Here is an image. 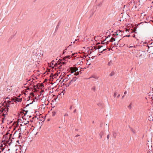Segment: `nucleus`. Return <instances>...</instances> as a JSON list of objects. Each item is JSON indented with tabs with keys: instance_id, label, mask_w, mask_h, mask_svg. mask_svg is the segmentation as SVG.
Returning <instances> with one entry per match:
<instances>
[{
	"instance_id": "f257e3e1",
	"label": "nucleus",
	"mask_w": 153,
	"mask_h": 153,
	"mask_svg": "<svg viewBox=\"0 0 153 153\" xmlns=\"http://www.w3.org/2000/svg\"><path fill=\"white\" fill-rule=\"evenodd\" d=\"M146 56V54L144 51H139L137 52V54L136 56L138 58H139V59H140L142 58H145Z\"/></svg>"
},
{
	"instance_id": "f03ea898",
	"label": "nucleus",
	"mask_w": 153,
	"mask_h": 153,
	"mask_svg": "<svg viewBox=\"0 0 153 153\" xmlns=\"http://www.w3.org/2000/svg\"><path fill=\"white\" fill-rule=\"evenodd\" d=\"M78 70V69L76 67H71L70 68V71L71 73H73L74 72H75L74 75H77L79 74V72L77 71L76 72V71Z\"/></svg>"
},
{
	"instance_id": "7ed1b4c3",
	"label": "nucleus",
	"mask_w": 153,
	"mask_h": 153,
	"mask_svg": "<svg viewBox=\"0 0 153 153\" xmlns=\"http://www.w3.org/2000/svg\"><path fill=\"white\" fill-rule=\"evenodd\" d=\"M11 101H10L7 103H6V107L4 108L3 110V111H8V107H9V105H10V103H11Z\"/></svg>"
},
{
	"instance_id": "20e7f679",
	"label": "nucleus",
	"mask_w": 153,
	"mask_h": 153,
	"mask_svg": "<svg viewBox=\"0 0 153 153\" xmlns=\"http://www.w3.org/2000/svg\"><path fill=\"white\" fill-rule=\"evenodd\" d=\"M77 79V78L76 77L73 78L72 79H71L70 82H69L68 86H69V85H70L71 83H73Z\"/></svg>"
},
{
	"instance_id": "39448f33",
	"label": "nucleus",
	"mask_w": 153,
	"mask_h": 153,
	"mask_svg": "<svg viewBox=\"0 0 153 153\" xmlns=\"http://www.w3.org/2000/svg\"><path fill=\"white\" fill-rule=\"evenodd\" d=\"M65 64V62H58V65H60V66H59V68H61V66L62 65H63Z\"/></svg>"
},
{
	"instance_id": "423d86ee",
	"label": "nucleus",
	"mask_w": 153,
	"mask_h": 153,
	"mask_svg": "<svg viewBox=\"0 0 153 153\" xmlns=\"http://www.w3.org/2000/svg\"><path fill=\"white\" fill-rule=\"evenodd\" d=\"M69 76H70V75H68V74L66 76V77H65V78L63 80L64 81L65 80H66V81H67L69 79H70L71 78L70 77H69Z\"/></svg>"
},
{
	"instance_id": "0eeeda50",
	"label": "nucleus",
	"mask_w": 153,
	"mask_h": 153,
	"mask_svg": "<svg viewBox=\"0 0 153 153\" xmlns=\"http://www.w3.org/2000/svg\"><path fill=\"white\" fill-rule=\"evenodd\" d=\"M15 100L16 101H17L18 102H21L22 101V98H18L16 97L15 98Z\"/></svg>"
},
{
	"instance_id": "6e6552de",
	"label": "nucleus",
	"mask_w": 153,
	"mask_h": 153,
	"mask_svg": "<svg viewBox=\"0 0 153 153\" xmlns=\"http://www.w3.org/2000/svg\"><path fill=\"white\" fill-rule=\"evenodd\" d=\"M29 123V121H28L25 120V121H24L22 122V124L24 125H26L28 124Z\"/></svg>"
},
{
	"instance_id": "1a4fd4ad",
	"label": "nucleus",
	"mask_w": 153,
	"mask_h": 153,
	"mask_svg": "<svg viewBox=\"0 0 153 153\" xmlns=\"http://www.w3.org/2000/svg\"><path fill=\"white\" fill-rule=\"evenodd\" d=\"M115 38H111L110 41V42H112L113 41H115Z\"/></svg>"
},
{
	"instance_id": "9d476101",
	"label": "nucleus",
	"mask_w": 153,
	"mask_h": 153,
	"mask_svg": "<svg viewBox=\"0 0 153 153\" xmlns=\"http://www.w3.org/2000/svg\"><path fill=\"white\" fill-rule=\"evenodd\" d=\"M151 116V117L150 118V119H149L150 121H152L153 120V117L152 116V114H150Z\"/></svg>"
},
{
	"instance_id": "9b49d317",
	"label": "nucleus",
	"mask_w": 153,
	"mask_h": 153,
	"mask_svg": "<svg viewBox=\"0 0 153 153\" xmlns=\"http://www.w3.org/2000/svg\"><path fill=\"white\" fill-rule=\"evenodd\" d=\"M97 47H98V48H97V49H100L102 48L103 47V46H101V45H98V46H97Z\"/></svg>"
},
{
	"instance_id": "f8f14e48",
	"label": "nucleus",
	"mask_w": 153,
	"mask_h": 153,
	"mask_svg": "<svg viewBox=\"0 0 153 153\" xmlns=\"http://www.w3.org/2000/svg\"><path fill=\"white\" fill-rule=\"evenodd\" d=\"M112 64V61H110L109 62H108V65H111Z\"/></svg>"
},
{
	"instance_id": "ddd939ff",
	"label": "nucleus",
	"mask_w": 153,
	"mask_h": 153,
	"mask_svg": "<svg viewBox=\"0 0 153 153\" xmlns=\"http://www.w3.org/2000/svg\"><path fill=\"white\" fill-rule=\"evenodd\" d=\"M64 116L65 117H66V116L67 117V116H68V113H65V114H64Z\"/></svg>"
},
{
	"instance_id": "4468645a",
	"label": "nucleus",
	"mask_w": 153,
	"mask_h": 153,
	"mask_svg": "<svg viewBox=\"0 0 153 153\" xmlns=\"http://www.w3.org/2000/svg\"><path fill=\"white\" fill-rule=\"evenodd\" d=\"M116 95H117V93L116 92H115L114 93V98L115 97Z\"/></svg>"
},
{
	"instance_id": "2eb2a0df",
	"label": "nucleus",
	"mask_w": 153,
	"mask_h": 153,
	"mask_svg": "<svg viewBox=\"0 0 153 153\" xmlns=\"http://www.w3.org/2000/svg\"><path fill=\"white\" fill-rule=\"evenodd\" d=\"M106 50V49H103V50H102V51L100 50V52L101 53H102V51H105Z\"/></svg>"
},
{
	"instance_id": "dca6fc26",
	"label": "nucleus",
	"mask_w": 153,
	"mask_h": 153,
	"mask_svg": "<svg viewBox=\"0 0 153 153\" xmlns=\"http://www.w3.org/2000/svg\"><path fill=\"white\" fill-rule=\"evenodd\" d=\"M92 89V90H94V91H95V86L93 87Z\"/></svg>"
},
{
	"instance_id": "f3484780",
	"label": "nucleus",
	"mask_w": 153,
	"mask_h": 153,
	"mask_svg": "<svg viewBox=\"0 0 153 153\" xmlns=\"http://www.w3.org/2000/svg\"><path fill=\"white\" fill-rule=\"evenodd\" d=\"M9 98H7V97L6 98V99H5V100H6V101H7V102H9Z\"/></svg>"
},
{
	"instance_id": "a211bd4d",
	"label": "nucleus",
	"mask_w": 153,
	"mask_h": 153,
	"mask_svg": "<svg viewBox=\"0 0 153 153\" xmlns=\"http://www.w3.org/2000/svg\"><path fill=\"white\" fill-rule=\"evenodd\" d=\"M153 54V53H152V54H149V58H151H151H152V55Z\"/></svg>"
},
{
	"instance_id": "6ab92c4d",
	"label": "nucleus",
	"mask_w": 153,
	"mask_h": 153,
	"mask_svg": "<svg viewBox=\"0 0 153 153\" xmlns=\"http://www.w3.org/2000/svg\"><path fill=\"white\" fill-rule=\"evenodd\" d=\"M65 91L64 90H63L62 92V93H63V94H64V93H65Z\"/></svg>"
},
{
	"instance_id": "aec40b11",
	"label": "nucleus",
	"mask_w": 153,
	"mask_h": 153,
	"mask_svg": "<svg viewBox=\"0 0 153 153\" xmlns=\"http://www.w3.org/2000/svg\"><path fill=\"white\" fill-rule=\"evenodd\" d=\"M128 107L130 108V109H131V105H130L129 106H128Z\"/></svg>"
},
{
	"instance_id": "412c9836",
	"label": "nucleus",
	"mask_w": 153,
	"mask_h": 153,
	"mask_svg": "<svg viewBox=\"0 0 153 153\" xmlns=\"http://www.w3.org/2000/svg\"><path fill=\"white\" fill-rule=\"evenodd\" d=\"M127 92L126 91H125V92H124V94H125V95H125L127 94Z\"/></svg>"
},
{
	"instance_id": "4be33fe9",
	"label": "nucleus",
	"mask_w": 153,
	"mask_h": 153,
	"mask_svg": "<svg viewBox=\"0 0 153 153\" xmlns=\"http://www.w3.org/2000/svg\"><path fill=\"white\" fill-rule=\"evenodd\" d=\"M120 94H118V96H117V97L118 98H119L120 97Z\"/></svg>"
},
{
	"instance_id": "5701e85b",
	"label": "nucleus",
	"mask_w": 153,
	"mask_h": 153,
	"mask_svg": "<svg viewBox=\"0 0 153 153\" xmlns=\"http://www.w3.org/2000/svg\"><path fill=\"white\" fill-rule=\"evenodd\" d=\"M105 43H104V42L102 41V42H101V44H105Z\"/></svg>"
},
{
	"instance_id": "b1692460",
	"label": "nucleus",
	"mask_w": 153,
	"mask_h": 153,
	"mask_svg": "<svg viewBox=\"0 0 153 153\" xmlns=\"http://www.w3.org/2000/svg\"><path fill=\"white\" fill-rule=\"evenodd\" d=\"M58 64H57V63H56L54 65V66H56V65H58Z\"/></svg>"
},
{
	"instance_id": "393cba45",
	"label": "nucleus",
	"mask_w": 153,
	"mask_h": 153,
	"mask_svg": "<svg viewBox=\"0 0 153 153\" xmlns=\"http://www.w3.org/2000/svg\"><path fill=\"white\" fill-rule=\"evenodd\" d=\"M43 86V84H41V85H40V87H42V86Z\"/></svg>"
},
{
	"instance_id": "a878e982",
	"label": "nucleus",
	"mask_w": 153,
	"mask_h": 153,
	"mask_svg": "<svg viewBox=\"0 0 153 153\" xmlns=\"http://www.w3.org/2000/svg\"><path fill=\"white\" fill-rule=\"evenodd\" d=\"M70 57V56H66V58H69Z\"/></svg>"
},
{
	"instance_id": "bb28decb",
	"label": "nucleus",
	"mask_w": 153,
	"mask_h": 153,
	"mask_svg": "<svg viewBox=\"0 0 153 153\" xmlns=\"http://www.w3.org/2000/svg\"><path fill=\"white\" fill-rule=\"evenodd\" d=\"M72 106H71L70 107V109H72Z\"/></svg>"
},
{
	"instance_id": "cd10ccee",
	"label": "nucleus",
	"mask_w": 153,
	"mask_h": 153,
	"mask_svg": "<svg viewBox=\"0 0 153 153\" xmlns=\"http://www.w3.org/2000/svg\"><path fill=\"white\" fill-rule=\"evenodd\" d=\"M72 42L71 43V44L69 45V46H70L71 45H72Z\"/></svg>"
},
{
	"instance_id": "c85d7f7f",
	"label": "nucleus",
	"mask_w": 153,
	"mask_h": 153,
	"mask_svg": "<svg viewBox=\"0 0 153 153\" xmlns=\"http://www.w3.org/2000/svg\"><path fill=\"white\" fill-rule=\"evenodd\" d=\"M79 135L77 134V135H76V137H78V136H79Z\"/></svg>"
},
{
	"instance_id": "c756f323",
	"label": "nucleus",
	"mask_w": 153,
	"mask_h": 153,
	"mask_svg": "<svg viewBox=\"0 0 153 153\" xmlns=\"http://www.w3.org/2000/svg\"><path fill=\"white\" fill-rule=\"evenodd\" d=\"M76 109H75V110H74V113H75V112H76Z\"/></svg>"
},
{
	"instance_id": "7c9ffc66",
	"label": "nucleus",
	"mask_w": 153,
	"mask_h": 153,
	"mask_svg": "<svg viewBox=\"0 0 153 153\" xmlns=\"http://www.w3.org/2000/svg\"><path fill=\"white\" fill-rule=\"evenodd\" d=\"M5 114H2V116H3L4 117H5Z\"/></svg>"
},
{
	"instance_id": "2f4dec72",
	"label": "nucleus",
	"mask_w": 153,
	"mask_h": 153,
	"mask_svg": "<svg viewBox=\"0 0 153 153\" xmlns=\"http://www.w3.org/2000/svg\"><path fill=\"white\" fill-rule=\"evenodd\" d=\"M107 138H108V139H109V135H108L107 137Z\"/></svg>"
},
{
	"instance_id": "473e14b6",
	"label": "nucleus",
	"mask_w": 153,
	"mask_h": 153,
	"mask_svg": "<svg viewBox=\"0 0 153 153\" xmlns=\"http://www.w3.org/2000/svg\"><path fill=\"white\" fill-rule=\"evenodd\" d=\"M125 95H123L122 97V99H123V97H125Z\"/></svg>"
},
{
	"instance_id": "72a5a7b5",
	"label": "nucleus",
	"mask_w": 153,
	"mask_h": 153,
	"mask_svg": "<svg viewBox=\"0 0 153 153\" xmlns=\"http://www.w3.org/2000/svg\"><path fill=\"white\" fill-rule=\"evenodd\" d=\"M66 57H65L64 58V59H66Z\"/></svg>"
},
{
	"instance_id": "f704fd0d",
	"label": "nucleus",
	"mask_w": 153,
	"mask_h": 153,
	"mask_svg": "<svg viewBox=\"0 0 153 153\" xmlns=\"http://www.w3.org/2000/svg\"><path fill=\"white\" fill-rule=\"evenodd\" d=\"M128 36V37H129V36H130V35H128V36Z\"/></svg>"
},
{
	"instance_id": "c9c22d12",
	"label": "nucleus",
	"mask_w": 153,
	"mask_h": 153,
	"mask_svg": "<svg viewBox=\"0 0 153 153\" xmlns=\"http://www.w3.org/2000/svg\"><path fill=\"white\" fill-rule=\"evenodd\" d=\"M23 125V124H22H22H21V126H22Z\"/></svg>"
},
{
	"instance_id": "e433bc0d",
	"label": "nucleus",
	"mask_w": 153,
	"mask_h": 153,
	"mask_svg": "<svg viewBox=\"0 0 153 153\" xmlns=\"http://www.w3.org/2000/svg\"><path fill=\"white\" fill-rule=\"evenodd\" d=\"M75 43V41L73 42H72V43L73 44H74V43Z\"/></svg>"
},
{
	"instance_id": "4c0bfd02",
	"label": "nucleus",
	"mask_w": 153,
	"mask_h": 153,
	"mask_svg": "<svg viewBox=\"0 0 153 153\" xmlns=\"http://www.w3.org/2000/svg\"><path fill=\"white\" fill-rule=\"evenodd\" d=\"M102 137V135H100V137L101 138Z\"/></svg>"
},
{
	"instance_id": "58836bf2",
	"label": "nucleus",
	"mask_w": 153,
	"mask_h": 153,
	"mask_svg": "<svg viewBox=\"0 0 153 153\" xmlns=\"http://www.w3.org/2000/svg\"><path fill=\"white\" fill-rule=\"evenodd\" d=\"M74 54H72V56H74Z\"/></svg>"
},
{
	"instance_id": "ea45409f",
	"label": "nucleus",
	"mask_w": 153,
	"mask_h": 153,
	"mask_svg": "<svg viewBox=\"0 0 153 153\" xmlns=\"http://www.w3.org/2000/svg\"><path fill=\"white\" fill-rule=\"evenodd\" d=\"M151 48H153V47H152H152H151Z\"/></svg>"
},
{
	"instance_id": "a19ab883",
	"label": "nucleus",
	"mask_w": 153,
	"mask_h": 153,
	"mask_svg": "<svg viewBox=\"0 0 153 153\" xmlns=\"http://www.w3.org/2000/svg\"><path fill=\"white\" fill-rule=\"evenodd\" d=\"M152 111H153V109H152Z\"/></svg>"
},
{
	"instance_id": "79ce46f5",
	"label": "nucleus",
	"mask_w": 153,
	"mask_h": 153,
	"mask_svg": "<svg viewBox=\"0 0 153 153\" xmlns=\"http://www.w3.org/2000/svg\"><path fill=\"white\" fill-rule=\"evenodd\" d=\"M77 39H76L75 40V41H77Z\"/></svg>"
},
{
	"instance_id": "37998d69",
	"label": "nucleus",
	"mask_w": 153,
	"mask_h": 153,
	"mask_svg": "<svg viewBox=\"0 0 153 153\" xmlns=\"http://www.w3.org/2000/svg\"><path fill=\"white\" fill-rule=\"evenodd\" d=\"M132 47V46H130V47H129V48H131V47Z\"/></svg>"
},
{
	"instance_id": "c03bdc74",
	"label": "nucleus",
	"mask_w": 153,
	"mask_h": 153,
	"mask_svg": "<svg viewBox=\"0 0 153 153\" xmlns=\"http://www.w3.org/2000/svg\"><path fill=\"white\" fill-rule=\"evenodd\" d=\"M108 49H109V50H110V48H108Z\"/></svg>"
},
{
	"instance_id": "a18cd8bd",
	"label": "nucleus",
	"mask_w": 153,
	"mask_h": 153,
	"mask_svg": "<svg viewBox=\"0 0 153 153\" xmlns=\"http://www.w3.org/2000/svg\"><path fill=\"white\" fill-rule=\"evenodd\" d=\"M19 134H21V133H19Z\"/></svg>"
},
{
	"instance_id": "49530a36",
	"label": "nucleus",
	"mask_w": 153,
	"mask_h": 153,
	"mask_svg": "<svg viewBox=\"0 0 153 153\" xmlns=\"http://www.w3.org/2000/svg\"><path fill=\"white\" fill-rule=\"evenodd\" d=\"M135 30H135L134 31V32H135Z\"/></svg>"
}]
</instances>
